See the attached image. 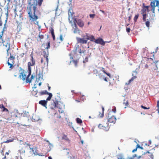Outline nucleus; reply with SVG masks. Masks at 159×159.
Returning a JSON list of instances; mask_svg holds the SVG:
<instances>
[{
  "label": "nucleus",
  "instance_id": "f257e3e1",
  "mask_svg": "<svg viewBox=\"0 0 159 159\" xmlns=\"http://www.w3.org/2000/svg\"><path fill=\"white\" fill-rule=\"evenodd\" d=\"M43 2V0H34L33 2V15L31 7H30L28 8V12L29 17L30 21L31 24L34 23V24L38 25L39 22L36 21L38 19V16L35 14V12L37 9V6H38L40 7L42 5Z\"/></svg>",
  "mask_w": 159,
  "mask_h": 159
},
{
  "label": "nucleus",
  "instance_id": "f03ea898",
  "mask_svg": "<svg viewBox=\"0 0 159 159\" xmlns=\"http://www.w3.org/2000/svg\"><path fill=\"white\" fill-rule=\"evenodd\" d=\"M31 70H23L19 75L20 78L24 81L25 80V82L27 83H31L32 80L35 77V75H32L30 78H29L31 74Z\"/></svg>",
  "mask_w": 159,
  "mask_h": 159
},
{
  "label": "nucleus",
  "instance_id": "7ed1b4c3",
  "mask_svg": "<svg viewBox=\"0 0 159 159\" xmlns=\"http://www.w3.org/2000/svg\"><path fill=\"white\" fill-rule=\"evenodd\" d=\"M142 67H145L147 68L150 66V68L151 69H154V70H158L159 69V61H155L153 63L150 64V63L148 61L146 62L145 65H143V62L142 61L141 64Z\"/></svg>",
  "mask_w": 159,
  "mask_h": 159
},
{
  "label": "nucleus",
  "instance_id": "20e7f679",
  "mask_svg": "<svg viewBox=\"0 0 159 159\" xmlns=\"http://www.w3.org/2000/svg\"><path fill=\"white\" fill-rule=\"evenodd\" d=\"M108 122L107 121H103L101 124L98 125V127L105 131H108L110 128V125Z\"/></svg>",
  "mask_w": 159,
  "mask_h": 159
},
{
  "label": "nucleus",
  "instance_id": "39448f33",
  "mask_svg": "<svg viewBox=\"0 0 159 159\" xmlns=\"http://www.w3.org/2000/svg\"><path fill=\"white\" fill-rule=\"evenodd\" d=\"M70 23L73 27L74 33H77L79 31V30L76 24V19L75 18H72V19L71 21H70Z\"/></svg>",
  "mask_w": 159,
  "mask_h": 159
},
{
  "label": "nucleus",
  "instance_id": "423d86ee",
  "mask_svg": "<svg viewBox=\"0 0 159 159\" xmlns=\"http://www.w3.org/2000/svg\"><path fill=\"white\" fill-rule=\"evenodd\" d=\"M31 57V61L32 62H29L28 63V70H31V69L34 67L35 61L33 57V54L32 53L30 55Z\"/></svg>",
  "mask_w": 159,
  "mask_h": 159
},
{
  "label": "nucleus",
  "instance_id": "0eeeda50",
  "mask_svg": "<svg viewBox=\"0 0 159 159\" xmlns=\"http://www.w3.org/2000/svg\"><path fill=\"white\" fill-rule=\"evenodd\" d=\"M155 1H153L151 2L150 5L151 7V11L153 13H155V10L156 7H157L159 8V1L158 0H156V5H155Z\"/></svg>",
  "mask_w": 159,
  "mask_h": 159
},
{
  "label": "nucleus",
  "instance_id": "6e6552de",
  "mask_svg": "<svg viewBox=\"0 0 159 159\" xmlns=\"http://www.w3.org/2000/svg\"><path fill=\"white\" fill-rule=\"evenodd\" d=\"M106 119H107V122L112 123L113 124L116 123V118L114 116H111L109 114H108Z\"/></svg>",
  "mask_w": 159,
  "mask_h": 159
},
{
  "label": "nucleus",
  "instance_id": "1a4fd4ad",
  "mask_svg": "<svg viewBox=\"0 0 159 159\" xmlns=\"http://www.w3.org/2000/svg\"><path fill=\"white\" fill-rule=\"evenodd\" d=\"M147 15L146 12L143 14V20L144 22H145V25L147 27L149 28L150 26V21L149 20L147 19H146Z\"/></svg>",
  "mask_w": 159,
  "mask_h": 159
},
{
  "label": "nucleus",
  "instance_id": "9d476101",
  "mask_svg": "<svg viewBox=\"0 0 159 159\" xmlns=\"http://www.w3.org/2000/svg\"><path fill=\"white\" fill-rule=\"evenodd\" d=\"M132 75L133 77L129 80L128 83L127 84H129L131 82L133 81L134 79L136 78L137 76L138 75V73L136 70H135L133 71Z\"/></svg>",
  "mask_w": 159,
  "mask_h": 159
},
{
  "label": "nucleus",
  "instance_id": "9b49d317",
  "mask_svg": "<svg viewBox=\"0 0 159 159\" xmlns=\"http://www.w3.org/2000/svg\"><path fill=\"white\" fill-rule=\"evenodd\" d=\"M94 42L97 44H99L103 46H104L105 44V42L104 41L103 39L102 38H98L95 39Z\"/></svg>",
  "mask_w": 159,
  "mask_h": 159
},
{
  "label": "nucleus",
  "instance_id": "f8f14e48",
  "mask_svg": "<svg viewBox=\"0 0 159 159\" xmlns=\"http://www.w3.org/2000/svg\"><path fill=\"white\" fill-rule=\"evenodd\" d=\"M89 39V38H86V39L84 38H79L77 39V41L78 43H80L82 44H86L87 42V40Z\"/></svg>",
  "mask_w": 159,
  "mask_h": 159
},
{
  "label": "nucleus",
  "instance_id": "ddd939ff",
  "mask_svg": "<svg viewBox=\"0 0 159 159\" xmlns=\"http://www.w3.org/2000/svg\"><path fill=\"white\" fill-rule=\"evenodd\" d=\"M48 102L47 100H42L40 101L39 103L47 108V104Z\"/></svg>",
  "mask_w": 159,
  "mask_h": 159
},
{
  "label": "nucleus",
  "instance_id": "4468645a",
  "mask_svg": "<svg viewBox=\"0 0 159 159\" xmlns=\"http://www.w3.org/2000/svg\"><path fill=\"white\" fill-rule=\"evenodd\" d=\"M76 23H77L78 25L80 27H82L84 25V23L83 21L81 19L76 20Z\"/></svg>",
  "mask_w": 159,
  "mask_h": 159
},
{
  "label": "nucleus",
  "instance_id": "2eb2a0df",
  "mask_svg": "<svg viewBox=\"0 0 159 159\" xmlns=\"http://www.w3.org/2000/svg\"><path fill=\"white\" fill-rule=\"evenodd\" d=\"M62 139L65 140L66 142H67L69 143H70V140L67 137V135L64 134H62Z\"/></svg>",
  "mask_w": 159,
  "mask_h": 159
},
{
  "label": "nucleus",
  "instance_id": "dca6fc26",
  "mask_svg": "<svg viewBox=\"0 0 159 159\" xmlns=\"http://www.w3.org/2000/svg\"><path fill=\"white\" fill-rule=\"evenodd\" d=\"M46 60L47 63H48V56L46 55H44L43 58H42L41 59V63H42L43 62H45Z\"/></svg>",
  "mask_w": 159,
  "mask_h": 159
},
{
  "label": "nucleus",
  "instance_id": "f3484780",
  "mask_svg": "<svg viewBox=\"0 0 159 159\" xmlns=\"http://www.w3.org/2000/svg\"><path fill=\"white\" fill-rule=\"evenodd\" d=\"M78 60L77 59L76 60H73L70 61V63H71L72 62L74 64V66L75 67H77L78 66Z\"/></svg>",
  "mask_w": 159,
  "mask_h": 159
},
{
  "label": "nucleus",
  "instance_id": "a211bd4d",
  "mask_svg": "<svg viewBox=\"0 0 159 159\" xmlns=\"http://www.w3.org/2000/svg\"><path fill=\"white\" fill-rule=\"evenodd\" d=\"M54 107L59 108L60 107L58 106V101L57 100H53V104Z\"/></svg>",
  "mask_w": 159,
  "mask_h": 159
},
{
  "label": "nucleus",
  "instance_id": "6ab92c4d",
  "mask_svg": "<svg viewBox=\"0 0 159 159\" xmlns=\"http://www.w3.org/2000/svg\"><path fill=\"white\" fill-rule=\"evenodd\" d=\"M74 14V13L72 12V10H69L68 11V14H69V22L70 21H71L70 20V16H72L73 14Z\"/></svg>",
  "mask_w": 159,
  "mask_h": 159
},
{
  "label": "nucleus",
  "instance_id": "aec40b11",
  "mask_svg": "<svg viewBox=\"0 0 159 159\" xmlns=\"http://www.w3.org/2000/svg\"><path fill=\"white\" fill-rule=\"evenodd\" d=\"M0 108L2 109V111H8L7 108L5 107L3 104H0Z\"/></svg>",
  "mask_w": 159,
  "mask_h": 159
},
{
  "label": "nucleus",
  "instance_id": "412c9836",
  "mask_svg": "<svg viewBox=\"0 0 159 159\" xmlns=\"http://www.w3.org/2000/svg\"><path fill=\"white\" fill-rule=\"evenodd\" d=\"M48 93H49L48 92L45 90L40 92L39 93L40 95H44L47 94H48Z\"/></svg>",
  "mask_w": 159,
  "mask_h": 159
},
{
  "label": "nucleus",
  "instance_id": "4be33fe9",
  "mask_svg": "<svg viewBox=\"0 0 159 159\" xmlns=\"http://www.w3.org/2000/svg\"><path fill=\"white\" fill-rule=\"evenodd\" d=\"M48 95H49L48 97L47 98L46 100L47 101H49L51 100L52 97V95L51 93H48V94H47Z\"/></svg>",
  "mask_w": 159,
  "mask_h": 159
},
{
  "label": "nucleus",
  "instance_id": "5701e85b",
  "mask_svg": "<svg viewBox=\"0 0 159 159\" xmlns=\"http://www.w3.org/2000/svg\"><path fill=\"white\" fill-rule=\"evenodd\" d=\"M38 70H36V74L38 75L39 78L42 77H43V70H41V73H39Z\"/></svg>",
  "mask_w": 159,
  "mask_h": 159
},
{
  "label": "nucleus",
  "instance_id": "b1692460",
  "mask_svg": "<svg viewBox=\"0 0 159 159\" xmlns=\"http://www.w3.org/2000/svg\"><path fill=\"white\" fill-rule=\"evenodd\" d=\"M123 104L125 105V108L127 107H128L129 105V102L128 101H126L125 100H124V102H123Z\"/></svg>",
  "mask_w": 159,
  "mask_h": 159
},
{
  "label": "nucleus",
  "instance_id": "393cba45",
  "mask_svg": "<svg viewBox=\"0 0 159 159\" xmlns=\"http://www.w3.org/2000/svg\"><path fill=\"white\" fill-rule=\"evenodd\" d=\"M139 16V15L138 14H137V15H135L134 18V22H136L137 21V20Z\"/></svg>",
  "mask_w": 159,
  "mask_h": 159
},
{
  "label": "nucleus",
  "instance_id": "a878e982",
  "mask_svg": "<svg viewBox=\"0 0 159 159\" xmlns=\"http://www.w3.org/2000/svg\"><path fill=\"white\" fill-rule=\"evenodd\" d=\"M148 153L149 154L148 156L152 159H153V155L152 154V153L150 152L149 151H148L147 152H146Z\"/></svg>",
  "mask_w": 159,
  "mask_h": 159
},
{
  "label": "nucleus",
  "instance_id": "bb28decb",
  "mask_svg": "<svg viewBox=\"0 0 159 159\" xmlns=\"http://www.w3.org/2000/svg\"><path fill=\"white\" fill-rule=\"evenodd\" d=\"M156 107L157 108L156 111H157L158 113L159 114V100L157 101Z\"/></svg>",
  "mask_w": 159,
  "mask_h": 159
},
{
  "label": "nucleus",
  "instance_id": "cd10ccee",
  "mask_svg": "<svg viewBox=\"0 0 159 159\" xmlns=\"http://www.w3.org/2000/svg\"><path fill=\"white\" fill-rule=\"evenodd\" d=\"M76 121L79 124H81L82 123V121L81 119L79 118H76Z\"/></svg>",
  "mask_w": 159,
  "mask_h": 159
},
{
  "label": "nucleus",
  "instance_id": "c85d7f7f",
  "mask_svg": "<svg viewBox=\"0 0 159 159\" xmlns=\"http://www.w3.org/2000/svg\"><path fill=\"white\" fill-rule=\"evenodd\" d=\"M30 149L32 150L34 154L35 155L38 154L36 152V149L35 148H30Z\"/></svg>",
  "mask_w": 159,
  "mask_h": 159
},
{
  "label": "nucleus",
  "instance_id": "c756f323",
  "mask_svg": "<svg viewBox=\"0 0 159 159\" xmlns=\"http://www.w3.org/2000/svg\"><path fill=\"white\" fill-rule=\"evenodd\" d=\"M39 37L40 39V40L43 39L44 38V36L43 35L41 34L40 32H39Z\"/></svg>",
  "mask_w": 159,
  "mask_h": 159
},
{
  "label": "nucleus",
  "instance_id": "7c9ffc66",
  "mask_svg": "<svg viewBox=\"0 0 159 159\" xmlns=\"http://www.w3.org/2000/svg\"><path fill=\"white\" fill-rule=\"evenodd\" d=\"M31 0H28V3L29 5H30V7H32V6H33V3L32 4L31 3Z\"/></svg>",
  "mask_w": 159,
  "mask_h": 159
},
{
  "label": "nucleus",
  "instance_id": "2f4dec72",
  "mask_svg": "<svg viewBox=\"0 0 159 159\" xmlns=\"http://www.w3.org/2000/svg\"><path fill=\"white\" fill-rule=\"evenodd\" d=\"M145 7L146 8V9L143 8L142 10V11L143 12V14L145 12H146V9H148V6H145Z\"/></svg>",
  "mask_w": 159,
  "mask_h": 159
},
{
  "label": "nucleus",
  "instance_id": "473e14b6",
  "mask_svg": "<svg viewBox=\"0 0 159 159\" xmlns=\"http://www.w3.org/2000/svg\"><path fill=\"white\" fill-rule=\"evenodd\" d=\"M47 47L46 48V49H48L50 47V42L49 41L46 44Z\"/></svg>",
  "mask_w": 159,
  "mask_h": 159
},
{
  "label": "nucleus",
  "instance_id": "72a5a7b5",
  "mask_svg": "<svg viewBox=\"0 0 159 159\" xmlns=\"http://www.w3.org/2000/svg\"><path fill=\"white\" fill-rule=\"evenodd\" d=\"M89 39H90V40L92 41H94L95 40V38L93 36H91L89 38Z\"/></svg>",
  "mask_w": 159,
  "mask_h": 159
},
{
  "label": "nucleus",
  "instance_id": "f704fd0d",
  "mask_svg": "<svg viewBox=\"0 0 159 159\" xmlns=\"http://www.w3.org/2000/svg\"><path fill=\"white\" fill-rule=\"evenodd\" d=\"M104 112H102V113H100L99 114V116L101 117H102L104 116Z\"/></svg>",
  "mask_w": 159,
  "mask_h": 159
},
{
  "label": "nucleus",
  "instance_id": "c9c22d12",
  "mask_svg": "<svg viewBox=\"0 0 159 159\" xmlns=\"http://www.w3.org/2000/svg\"><path fill=\"white\" fill-rule=\"evenodd\" d=\"M50 31L51 34L54 33V30L53 28L52 27L50 28Z\"/></svg>",
  "mask_w": 159,
  "mask_h": 159
},
{
  "label": "nucleus",
  "instance_id": "e433bc0d",
  "mask_svg": "<svg viewBox=\"0 0 159 159\" xmlns=\"http://www.w3.org/2000/svg\"><path fill=\"white\" fill-rule=\"evenodd\" d=\"M88 61V58L87 57H85V59L83 61V62L84 63H85L86 62H87Z\"/></svg>",
  "mask_w": 159,
  "mask_h": 159
},
{
  "label": "nucleus",
  "instance_id": "4c0bfd02",
  "mask_svg": "<svg viewBox=\"0 0 159 159\" xmlns=\"http://www.w3.org/2000/svg\"><path fill=\"white\" fill-rule=\"evenodd\" d=\"M4 42L5 41L3 38L0 39V43H4Z\"/></svg>",
  "mask_w": 159,
  "mask_h": 159
},
{
  "label": "nucleus",
  "instance_id": "58836bf2",
  "mask_svg": "<svg viewBox=\"0 0 159 159\" xmlns=\"http://www.w3.org/2000/svg\"><path fill=\"white\" fill-rule=\"evenodd\" d=\"M141 107L142 108L144 109H148L150 108L149 107H144V106H143V105H141Z\"/></svg>",
  "mask_w": 159,
  "mask_h": 159
},
{
  "label": "nucleus",
  "instance_id": "ea45409f",
  "mask_svg": "<svg viewBox=\"0 0 159 159\" xmlns=\"http://www.w3.org/2000/svg\"><path fill=\"white\" fill-rule=\"evenodd\" d=\"M95 16V15L94 14H90L89 15V17L90 18H93Z\"/></svg>",
  "mask_w": 159,
  "mask_h": 159
},
{
  "label": "nucleus",
  "instance_id": "a19ab883",
  "mask_svg": "<svg viewBox=\"0 0 159 159\" xmlns=\"http://www.w3.org/2000/svg\"><path fill=\"white\" fill-rule=\"evenodd\" d=\"M103 72L105 73L110 78H111V75L110 74V73H106L105 71V70H103Z\"/></svg>",
  "mask_w": 159,
  "mask_h": 159
},
{
  "label": "nucleus",
  "instance_id": "79ce46f5",
  "mask_svg": "<svg viewBox=\"0 0 159 159\" xmlns=\"http://www.w3.org/2000/svg\"><path fill=\"white\" fill-rule=\"evenodd\" d=\"M136 148H139L141 149H143V147H141L138 144L137 145Z\"/></svg>",
  "mask_w": 159,
  "mask_h": 159
},
{
  "label": "nucleus",
  "instance_id": "37998d69",
  "mask_svg": "<svg viewBox=\"0 0 159 159\" xmlns=\"http://www.w3.org/2000/svg\"><path fill=\"white\" fill-rule=\"evenodd\" d=\"M8 64V66H10V68H12V67L13 66V65L12 64L10 63L9 62H7Z\"/></svg>",
  "mask_w": 159,
  "mask_h": 159
},
{
  "label": "nucleus",
  "instance_id": "c03bdc74",
  "mask_svg": "<svg viewBox=\"0 0 159 159\" xmlns=\"http://www.w3.org/2000/svg\"><path fill=\"white\" fill-rule=\"evenodd\" d=\"M8 143L11 142L13 141L14 139H9L7 140Z\"/></svg>",
  "mask_w": 159,
  "mask_h": 159
},
{
  "label": "nucleus",
  "instance_id": "a18cd8bd",
  "mask_svg": "<svg viewBox=\"0 0 159 159\" xmlns=\"http://www.w3.org/2000/svg\"><path fill=\"white\" fill-rule=\"evenodd\" d=\"M51 34H52V37L53 40H55V38L54 33Z\"/></svg>",
  "mask_w": 159,
  "mask_h": 159
},
{
  "label": "nucleus",
  "instance_id": "49530a36",
  "mask_svg": "<svg viewBox=\"0 0 159 159\" xmlns=\"http://www.w3.org/2000/svg\"><path fill=\"white\" fill-rule=\"evenodd\" d=\"M51 34H52V37L53 40H55V38L54 33Z\"/></svg>",
  "mask_w": 159,
  "mask_h": 159
},
{
  "label": "nucleus",
  "instance_id": "de8ad7c7",
  "mask_svg": "<svg viewBox=\"0 0 159 159\" xmlns=\"http://www.w3.org/2000/svg\"><path fill=\"white\" fill-rule=\"evenodd\" d=\"M14 58V57L13 56H11L9 59L10 60H12L13 61Z\"/></svg>",
  "mask_w": 159,
  "mask_h": 159
},
{
  "label": "nucleus",
  "instance_id": "09e8293b",
  "mask_svg": "<svg viewBox=\"0 0 159 159\" xmlns=\"http://www.w3.org/2000/svg\"><path fill=\"white\" fill-rule=\"evenodd\" d=\"M126 31L128 32L129 33L130 31V29L129 28H126Z\"/></svg>",
  "mask_w": 159,
  "mask_h": 159
},
{
  "label": "nucleus",
  "instance_id": "8fccbe9b",
  "mask_svg": "<svg viewBox=\"0 0 159 159\" xmlns=\"http://www.w3.org/2000/svg\"><path fill=\"white\" fill-rule=\"evenodd\" d=\"M60 40H61V41H63V39L62 35H60Z\"/></svg>",
  "mask_w": 159,
  "mask_h": 159
},
{
  "label": "nucleus",
  "instance_id": "3c124183",
  "mask_svg": "<svg viewBox=\"0 0 159 159\" xmlns=\"http://www.w3.org/2000/svg\"><path fill=\"white\" fill-rule=\"evenodd\" d=\"M112 111L114 113H116V108L115 107H114L113 109H112Z\"/></svg>",
  "mask_w": 159,
  "mask_h": 159
},
{
  "label": "nucleus",
  "instance_id": "603ef678",
  "mask_svg": "<svg viewBox=\"0 0 159 159\" xmlns=\"http://www.w3.org/2000/svg\"><path fill=\"white\" fill-rule=\"evenodd\" d=\"M79 52L80 54H81L82 53H84V51L81 50V49H80Z\"/></svg>",
  "mask_w": 159,
  "mask_h": 159
},
{
  "label": "nucleus",
  "instance_id": "864d4df0",
  "mask_svg": "<svg viewBox=\"0 0 159 159\" xmlns=\"http://www.w3.org/2000/svg\"><path fill=\"white\" fill-rule=\"evenodd\" d=\"M103 79L106 82L108 81V78L107 77H103Z\"/></svg>",
  "mask_w": 159,
  "mask_h": 159
},
{
  "label": "nucleus",
  "instance_id": "5fc2aeb1",
  "mask_svg": "<svg viewBox=\"0 0 159 159\" xmlns=\"http://www.w3.org/2000/svg\"><path fill=\"white\" fill-rule=\"evenodd\" d=\"M24 53H22L20 55V57H24Z\"/></svg>",
  "mask_w": 159,
  "mask_h": 159
},
{
  "label": "nucleus",
  "instance_id": "6e6d98bb",
  "mask_svg": "<svg viewBox=\"0 0 159 159\" xmlns=\"http://www.w3.org/2000/svg\"><path fill=\"white\" fill-rule=\"evenodd\" d=\"M26 144L27 146H29V147H30L31 146L30 144L29 143H27L26 142L25 143V144Z\"/></svg>",
  "mask_w": 159,
  "mask_h": 159
},
{
  "label": "nucleus",
  "instance_id": "4d7b16f0",
  "mask_svg": "<svg viewBox=\"0 0 159 159\" xmlns=\"http://www.w3.org/2000/svg\"><path fill=\"white\" fill-rule=\"evenodd\" d=\"M3 143H9L8 142V141H7V140L6 141H4L2 143V144Z\"/></svg>",
  "mask_w": 159,
  "mask_h": 159
},
{
  "label": "nucleus",
  "instance_id": "13d9d810",
  "mask_svg": "<svg viewBox=\"0 0 159 159\" xmlns=\"http://www.w3.org/2000/svg\"><path fill=\"white\" fill-rule=\"evenodd\" d=\"M2 21L0 20V26H2Z\"/></svg>",
  "mask_w": 159,
  "mask_h": 159
},
{
  "label": "nucleus",
  "instance_id": "bf43d9fd",
  "mask_svg": "<svg viewBox=\"0 0 159 159\" xmlns=\"http://www.w3.org/2000/svg\"><path fill=\"white\" fill-rule=\"evenodd\" d=\"M102 112H104V108L103 107H102Z\"/></svg>",
  "mask_w": 159,
  "mask_h": 159
},
{
  "label": "nucleus",
  "instance_id": "052dcab7",
  "mask_svg": "<svg viewBox=\"0 0 159 159\" xmlns=\"http://www.w3.org/2000/svg\"><path fill=\"white\" fill-rule=\"evenodd\" d=\"M1 153L3 155H4V152L3 151V150H2L1 151Z\"/></svg>",
  "mask_w": 159,
  "mask_h": 159
},
{
  "label": "nucleus",
  "instance_id": "680f3d73",
  "mask_svg": "<svg viewBox=\"0 0 159 159\" xmlns=\"http://www.w3.org/2000/svg\"><path fill=\"white\" fill-rule=\"evenodd\" d=\"M9 49H10V47H9V48L7 50V53H8V51L9 50Z\"/></svg>",
  "mask_w": 159,
  "mask_h": 159
},
{
  "label": "nucleus",
  "instance_id": "e2e57ef3",
  "mask_svg": "<svg viewBox=\"0 0 159 159\" xmlns=\"http://www.w3.org/2000/svg\"><path fill=\"white\" fill-rule=\"evenodd\" d=\"M137 149V148H136V149H134V150L132 151V152H134L135 151H136Z\"/></svg>",
  "mask_w": 159,
  "mask_h": 159
},
{
  "label": "nucleus",
  "instance_id": "0e129e2a",
  "mask_svg": "<svg viewBox=\"0 0 159 159\" xmlns=\"http://www.w3.org/2000/svg\"><path fill=\"white\" fill-rule=\"evenodd\" d=\"M3 35H2V34H0V39H2V36H3Z\"/></svg>",
  "mask_w": 159,
  "mask_h": 159
},
{
  "label": "nucleus",
  "instance_id": "69168bd1",
  "mask_svg": "<svg viewBox=\"0 0 159 159\" xmlns=\"http://www.w3.org/2000/svg\"><path fill=\"white\" fill-rule=\"evenodd\" d=\"M4 32V30H3L2 31V34H2V35H3Z\"/></svg>",
  "mask_w": 159,
  "mask_h": 159
},
{
  "label": "nucleus",
  "instance_id": "338daca9",
  "mask_svg": "<svg viewBox=\"0 0 159 159\" xmlns=\"http://www.w3.org/2000/svg\"><path fill=\"white\" fill-rule=\"evenodd\" d=\"M100 11H101L103 13H104V14L105 13V12L103 11L100 10Z\"/></svg>",
  "mask_w": 159,
  "mask_h": 159
},
{
  "label": "nucleus",
  "instance_id": "774afa93",
  "mask_svg": "<svg viewBox=\"0 0 159 159\" xmlns=\"http://www.w3.org/2000/svg\"><path fill=\"white\" fill-rule=\"evenodd\" d=\"M7 28L5 26V24L4 25V27H3V30H4L5 29H6Z\"/></svg>",
  "mask_w": 159,
  "mask_h": 159
}]
</instances>
